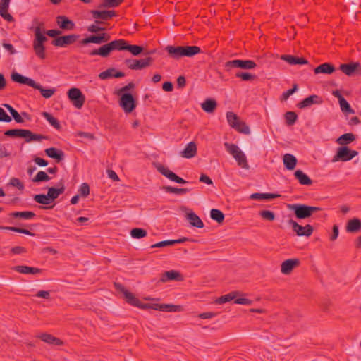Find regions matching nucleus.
I'll use <instances>...</instances> for the list:
<instances>
[{
	"mask_svg": "<svg viewBox=\"0 0 361 361\" xmlns=\"http://www.w3.org/2000/svg\"><path fill=\"white\" fill-rule=\"evenodd\" d=\"M33 26L30 30L34 31L35 39L33 41V49L35 54L41 59L46 58L44 42L47 41L44 33V23L39 20L38 18H35L32 20Z\"/></svg>",
	"mask_w": 361,
	"mask_h": 361,
	"instance_id": "nucleus-1",
	"label": "nucleus"
},
{
	"mask_svg": "<svg viewBox=\"0 0 361 361\" xmlns=\"http://www.w3.org/2000/svg\"><path fill=\"white\" fill-rule=\"evenodd\" d=\"M165 51L170 58L179 60L183 57H192L201 52V49L197 46H173L167 45Z\"/></svg>",
	"mask_w": 361,
	"mask_h": 361,
	"instance_id": "nucleus-2",
	"label": "nucleus"
},
{
	"mask_svg": "<svg viewBox=\"0 0 361 361\" xmlns=\"http://www.w3.org/2000/svg\"><path fill=\"white\" fill-rule=\"evenodd\" d=\"M287 207L294 212L297 219H304L309 218L313 213L321 211L322 209L318 207L309 206L303 204H288Z\"/></svg>",
	"mask_w": 361,
	"mask_h": 361,
	"instance_id": "nucleus-3",
	"label": "nucleus"
},
{
	"mask_svg": "<svg viewBox=\"0 0 361 361\" xmlns=\"http://www.w3.org/2000/svg\"><path fill=\"white\" fill-rule=\"evenodd\" d=\"M224 147L226 151L234 157L240 166L245 169L250 168L245 154L237 145L225 142Z\"/></svg>",
	"mask_w": 361,
	"mask_h": 361,
	"instance_id": "nucleus-4",
	"label": "nucleus"
},
{
	"mask_svg": "<svg viewBox=\"0 0 361 361\" xmlns=\"http://www.w3.org/2000/svg\"><path fill=\"white\" fill-rule=\"evenodd\" d=\"M154 62V59L148 56L145 59H126L124 63L131 70H141L150 66Z\"/></svg>",
	"mask_w": 361,
	"mask_h": 361,
	"instance_id": "nucleus-5",
	"label": "nucleus"
},
{
	"mask_svg": "<svg viewBox=\"0 0 361 361\" xmlns=\"http://www.w3.org/2000/svg\"><path fill=\"white\" fill-rule=\"evenodd\" d=\"M358 152L355 150L349 149L347 146H341L338 148L336 154L332 159L333 162L336 161H348L356 157Z\"/></svg>",
	"mask_w": 361,
	"mask_h": 361,
	"instance_id": "nucleus-6",
	"label": "nucleus"
},
{
	"mask_svg": "<svg viewBox=\"0 0 361 361\" xmlns=\"http://www.w3.org/2000/svg\"><path fill=\"white\" fill-rule=\"evenodd\" d=\"M257 66L256 63L252 60H240L235 59L228 61L225 63L224 67L226 71H230L231 68H239L241 69H253Z\"/></svg>",
	"mask_w": 361,
	"mask_h": 361,
	"instance_id": "nucleus-7",
	"label": "nucleus"
},
{
	"mask_svg": "<svg viewBox=\"0 0 361 361\" xmlns=\"http://www.w3.org/2000/svg\"><path fill=\"white\" fill-rule=\"evenodd\" d=\"M67 96L77 109H80L82 108L85 103V97L80 89L76 87L71 88L67 92Z\"/></svg>",
	"mask_w": 361,
	"mask_h": 361,
	"instance_id": "nucleus-8",
	"label": "nucleus"
},
{
	"mask_svg": "<svg viewBox=\"0 0 361 361\" xmlns=\"http://www.w3.org/2000/svg\"><path fill=\"white\" fill-rule=\"evenodd\" d=\"M119 105L126 113H131L136 108V101L130 93L119 95Z\"/></svg>",
	"mask_w": 361,
	"mask_h": 361,
	"instance_id": "nucleus-9",
	"label": "nucleus"
},
{
	"mask_svg": "<svg viewBox=\"0 0 361 361\" xmlns=\"http://www.w3.org/2000/svg\"><path fill=\"white\" fill-rule=\"evenodd\" d=\"M79 37L80 35L76 34L59 36L51 41V44L54 47H66L70 44H74Z\"/></svg>",
	"mask_w": 361,
	"mask_h": 361,
	"instance_id": "nucleus-10",
	"label": "nucleus"
},
{
	"mask_svg": "<svg viewBox=\"0 0 361 361\" xmlns=\"http://www.w3.org/2000/svg\"><path fill=\"white\" fill-rule=\"evenodd\" d=\"M288 224L292 226L293 231L296 233L298 236H310L314 231L312 226L307 224L302 226L293 219L288 221Z\"/></svg>",
	"mask_w": 361,
	"mask_h": 361,
	"instance_id": "nucleus-11",
	"label": "nucleus"
},
{
	"mask_svg": "<svg viewBox=\"0 0 361 361\" xmlns=\"http://www.w3.org/2000/svg\"><path fill=\"white\" fill-rule=\"evenodd\" d=\"M339 70H341L347 76L353 77L355 75L360 74L361 66L359 62L341 63L339 66Z\"/></svg>",
	"mask_w": 361,
	"mask_h": 361,
	"instance_id": "nucleus-12",
	"label": "nucleus"
},
{
	"mask_svg": "<svg viewBox=\"0 0 361 361\" xmlns=\"http://www.w3.org/2000/svg\"><path fill=\"white\" fill-rule=\"evenodd\" d=\"M157 170L163 176L171 180V181L176 182L180 184H185L188 182L183 178L177 176L175 173L165 167L162 164H157L156 166Z\"/></svg>",
	"mask_w": 361,
	"mask_h": 361,
	"instance_id": "nucleus-13",
	"label": "nucleus"
},
{
	"mask_svg": "<svg viewBox=\"0 0 361 361\" xmlns=\"http://www.w3.org/2000/svg\"><path fill=\"white\" fill-rule=\"evenodd\" d=\"M110 35L107 33H102L97 35H90L85 39H83L80 44L82 45H86L89 43H94L97 44H101L102 43H106L109 41Z\"/></svg>",
	"mask_w": 361,
	"mask_h": 361,
	"instance_id": "nucleus-14",
	"label": "nucleus"
},
{
	"mask_svg": "<svg viewBox=\"0 0 361 361\" xmlns=\"http://www.w3.org/2000/svg\"><path fill=\"white\" fill-rule=\"evenodd\" d=\"M127 46V41L123 39H115L109 43L105 44L108 56L110 55L112 51H126Z\"/></svg>",
	"mask_w": 361,
	"mask_h": 361,
	"instance_id": "nucleus-15",
	"label": "nucleus"
},
{
	"mask_svg": "<svg viewBox=\"0 0 361 361\" xmlns=\"http://www.w3.org/2000/svg\"><path fill=\"white\" fill-rule=\"evenodd\" d=\"M322 102L323 99L321 97L312 94L298 103L297 106L300 109H305L311 106L312 104H321Z\"/></svg>",
	"mask_w": 361,
	"mask_h": 361,
	"instance_id": "nucleus-16",
	"label": "nucleus"
},
{
	"mask_svg": "<svg viewBox=\"0 0 361 361\" xmlns=\"http://www.w3.org/2000/svg\"><path fill=\"white\" fill-rule=\"evenodd\" d=\"M20 138L25 139L26 142L32 141H41L42 140H48L49 137L41 134H35L30 130L22 129Z\"/></svg>",
	"mask_w": 361,
	"mask_h": 361,
	"instance_id": "nucleus-17",
	"label": "nucleus"
},
{
	"mask_svg": "<svg viewBox=\"0 0 361 361\" xmlns=\"http://www.w3.org/2000/svg\"><path fill=\"white\" fill-rule=\"evenodd\" d=\"M183 280V276L179 271L171 270L164 271L159 279L161 283H166L169 281H180Z\"/></svg>",
	"mask_w": 361,
	"mask_h": 361,
	"instance_id": "nucleus-18",
	"label": "nucleus"
},
{
	"mask_svg": "<svg viewBox=\"0 0 361 361\" xmlns=\"http://www.w3.org/2000/svg\"><path fill=\"white\" fill-rule=\"evenodd\" d=\"M56 23L61 29L64 30H73L75 27L74 22L66 16H58Z\"/></svg>",
	"mask_w": 361,
	"mask_h": 361,
	"instance_id": "nucleus-19",
	"label": "nucleus"
},
{
	"mask_svg": "<svg viewBox=\"0 0 361 361\" xmlns=\"http://www.w3.org/2000/svg\"><path fill=\"white\" fill-rule=\"evenodd\" d=\"M124 76L123 72L117 71L115 68H109L99 74V78L101 80H107L111 78H120Z\"/></svg>",
	"mask_w": 361,
	"mask_h": 361,
	"instance_id": "nucleus-20",
	"label": "nucleus"
},
{
	"mask_svg": "<svg viewBox=\"0 0 361 361\" xmlns=\"http://www.w3.org/2000/svg\"><path fill=\"white\" fill-rule=\"evenodd\" d=\"M300 262L298 259H286L281 264V271L284 274H289L295 267L300 265Z\"/></svg>",
	"mask_w": 361,
	"mask_h": 361,
	"instance_id": "nucleus-21",
	"label": "nucleus"
},
{
	"mask_svg": "<svg viewBox=\"0 0 361 361\" xmlns=\"http://www.w3.org/2000/svg\"><path fill=\"white\" fill-rule=\"evenodd\" d=\"M90 13L94 19H101L103 20H108L117 15L115 11L92 10Z\"/></svg>",
	"mask_w": 361,
	"mask_h": 361,
	"instance_id": "nucleus-22",
	"label": "nucleus"
},
{
	"mask_svg": "<svg viewBox=\"0 0 361 361\" xmlns=\"http://www.w3.org/2000/svg\"><path fill=\"white\" fill-rule=\"evenodd\" d=\"M11 80L17 83L21 84V85H27L30 87H35V80L32 79L27 78L26 76H24L17 72H13L11 75Z\"/></svg>",
	"mask_w": 361,
	"mask_h": 361,
	"instance_id": "nucleus-23",
	"label": "nucleus"
},
{
	"mask_svg": "<svg viewBox=\"0 0 361 361\" xmlns=\"http://www.w3.org/2000/svg\"><path fill=\"white\" fill-rule=\"evenodd\" d=\"M58 186L59 187V188H56L54 187H51V188H48L47 195L49 196V198L51 202H54L56 198H58V197L60 195L63 194L65 191L66 188H65L64 183L62 180L59 182Z\"/></svg>",
	"mask_w": 361,
	"mask_h": 361,
	"instance_id": "nucleus-24",
	"label": "nucleus"
},
{
	"mask_svg": "<svg viewBox=\"0 0 361 361\" xmlns=\"http://www.w3.org/2000/svg\"><path fill=\"white\" fill-rule=\"evenodd\" d=\"M47 156L56 160L57 163L63 160L65 157L64 152L56 147H49L44 150Z\"/></svg>",
	"mask_w": 361,
	"mask_h": 361,
	"instance_id": "nucleus-25",
	"label": "nucleus"
},
{
	"mask_svg": "<svg viewBox=\"0 0 361 361\" xmlns=\"http://www.w3.org/2000/svg\"><path fill=\"white\" fill-rule=\"evenodd\" d=\"M13 270L24 274H38L42 273V270L37 267H31L25 265H18L12 268Z\"/></svg>",
	"mask_w": 361,
	"mask_h": 361,
	"instance_id": "nucleus-26",
	"label": "nucleus"
},
{
	"mask_svg": "<svg viewBox=\"0 0 361 361\" xmlns=\"http://www.w3.org/2000/svg\"><path fill=\"white\" fill-rule=\"evenodd\" d=\"M10 1L11 0L0 1V15L7 21L12 22L14 20L13 17L8 12Z\"/></svg>",
	"mask_w": 361,
	"mask_h": 361,
	"instance_id": "nucleus-27",
	"label": "nucleus"
},
{
	"mask_svg": "<svg viewBox=\"0 0 361 361\" xmlns=\"http://www.w3.org/2000/svg\"><path fill=\"white\" fill-rule=\"evenodd\" d=\"M36 337L49 344H53L55 345H62L63 344V342L61 339L49 334L43 333L37 335Z\"/></svg>",
	"mask_w": 361,
	"mask_h": 361,
	"instance_id": "nucleus-28",
	"label": "nucleus"
},
{
	"mask_svg": "<svg viewBox=\"0 0 361 361\" xmlns=\"http://www.w3.org/2000/svg\"><path fill=\"white\" fill-rule=\"evenodd\" d=\"M281 59L290 65H304L308 63V61L306 59L303 57H297L293 55H282Z\"/></svg>",
	"mask_w": 361,
	"mask_h": 361,
	"instance_id": "nucleus-29",
	"label": "nucleus"
},
{
	"mask_svg": "<svg viewBox=\"0 0 361 361\" xmlns=\"http://www.w3.org/2000/svg\"><path fill=\"white\" fill-rule=\"evenodd\" d=\"M197 154V145L194 142H189L185 149L180 152L182 157L190 159Z\"/></svg>",
	"mask_w": 361,
	"mask_h": 361,
	"instance_id": "nucleus-30",
	"label": "nucleus"
},
{
	"mask_svg": "<svg viewBox=\"0 0 361 361\" xmlns=\"http://www.w3.org/2000/svg\"><path fill=\"white\" fill-rule=\"evenodd\" d=\"M336 71L335 66L331 63H324L314 69V74H332Z\"/></svg>",
	"mask_w": 361,
	"mask_h": 361,
	"instance_id": "nucleus-31",
	"label": "nucleus"
},
{
	"mask_svg": "<svg viewBox=\"0 0 361 361\" xmlns=\"http://www.w3.org/2000/svg\"><path fill=\"white\" fill-rule=\"evenodd\" d=\"M186 218L189 221L190 224L198 228L204 227V223L201 219L193 212H190L186 214Z\"/></svg>",
	"mask_w": 361,
	"mask_h": 361,
	"instance_id": "nucleus-32",
	"label": "nucleus"
},
{
	"mask_svg": "<svg viewBox=\"0 0 361 361\" xmlns=\"http://www.w3.org/2000/svg\"><path fill=\"white\" fill-rule=\"evenodd\" d=\"M294 176L301 185H311L313 183L312 180L301 170L295 171Z\"/></svg>",
	"mask_w": 361,
	"mask_h": 361,
	"instance_id": "nucleus-33",
	"label": "nucleus"
},
{
	"mask_svg": "<svg viewBox=\"0 0 361 361\" xmlns=\"http://www.w3.org/2000/svg\"><path fill=\"white\" fill-rule=\"evenodd\" d=\"M361 229V221L357 218H354L348 221L346 231L348 233H356Z\"/></svg>",
	"mask_w": 361,
	"mask_h": 361,
	"instance_id": "nucleus-34",
	"label": "nucleus"
},
{
	"mask_svg": "<svg viewBox=\"0 0 361 361\" xmlns=\"http://www.w3.org/2000/svg\"><path fill=\"white\" fill-rule=\"evenodd\" d=\"M283 164L286 169L289 171L293 170L297 164V159L293 154H286L283 158Z\"/></svg>",
	"mask_w": 361,
	"mask_h": 361,
	"instance_id": "nucleus-35",
	"label": "nucleus"
},
{
	"mask_svg": "<svg viewBox=\"0 0 361 361\" xmlns=\"http://www.w3.org/2000/svg\"><path fill=\"white\" fill-rule=\"evenodd\" d=\"M154 310L162 311V312H175L180 310V307L175 305H168V304H154Z\"/></svg>",
	"mask_w": 361,
	"mask_h": 361,
	"instance_id": "nucleus-36",
	"label": "nucleus"
},
{
	"mask_svg": "<svg viewBox=\"0 0 361 361\" xmlns=\"http://www.w3.org/2000/svg\"><path fill=\"white\" fill-rule=\"evenodd\" d=\"M10 216L16 219L29 220L33 219L36 215L31 211L14 212L9 214Z\"/></svg>",
	"mask_w": 361,
	"mask_h": 361,
	"instance_id": "nucleus-37",
	"label": "nucleus"
},
{
	"mask_svg": "<svg viewBox=\"0 0 361 361\" xmlns=\"http://www.w3.org/2000/svg\"><path fill=\"white\" fill-rule=\"evenodd\" d=\"M202 109L207 113H213L217 106V103L214 99H207L201 104Z\"/></svg>",
	"mask_w": 361,
	"mask_h": 361,
	"instance_id": "nucleus-38",
	"label": "nucleus"
},
{
	"mask_svg": "<svg viewBox=\"0 0 361 361\" xmlns=\"http://www.w3.org/2000/svg\"><path fill=\"white\" fill-rule=\"evenodd\" d=\"M240 295V292L238 291H232L226 295H222L219 298H218L215 300V303L216 304H224L227 302H230L232 300L235 299L238 295Z\"/></svg>",
	"mask_w": 361,
	"mask_h": 361,
	"instance_id": "nucleus-39",
	"label": "nucleus"
},
{
	"mask_svg": "<svg viewBox=\"0 0 361 361\" xmlns=\"http://www.w3.org/2000/svg\"><path fill=\"white\" fill-rule=\"evenodd\" d=\"M355 140V135L351 133H345L341 135L337 140L336 142L342 146L350 144Z\"/></svg>",
	"mask_w": 361,
	"mask_h": 361,
	"instance_id": "nucleus-40",
	"label": "nucleus"
},
{
	"mask_svg": "<svg viewBox=\"0 0 361 361\" xmlns=\"http://www.w3.org/2000/svg\"><path fill=\"white\" fill-rule=\"evenodd\" d=\"M281 195L275 193H258L255 192L250 195L252 200H272L280 197Z\"/></svg>",
	"mask_w": 361,
	"mask_h": 361,
	"instance_id": "nucleus-41",
	"label": "nucleus"
},
{
	"mask_svg": "<svg viewBox=\"0 0 361 361\" xmlns=\"http://www.w3.org/2000/svg\"><path fill=\"white\" fill-rule=\"evenodd\" d=\"M42 115L55 129L60 130L61 128L59 121L51 114L44 111L42 113Z\"/></svg>",
	"mask_w": 361,
	"mask_h": 361,
	"instance_id": "nucleus-42",
	"label": "nucleus"
},
{
	"mask_svg": "<svg viewBox=\"0 0 361 361\" xmlns=\"http://www.w3.org/2000/svg\"><path fill=\"white\" fill-rule=\"evenodd\" d=\"M34 89L39 90L42 96L46 99L50 98L56 92L54 88L52 89H45L41 85L35 82V87H32Z\"/></svg>",
	"mask_w": 361,
	"mask_h": 361,
	"instance_id": "nucleus-43",
	"label": "nucleus"
},
{
	"mask_svg": "<svg viewBox=\"0 0 361 361\" xmlns=\"http://www.w3.org/2000/svg\"><path fill=\"white\" fill-rule=\"evenodd\" d=\"M162 190H164L166 192L177 194V195H183L185 194L187 192H189L190 191V189L189 188H178L172 186H163L161 188Z\"/></svg>",
	"mask_w": 361,
	"mask_h": 361,
	"instance_id": "nucleus-44",
	"label": "nucleus"
},
{
	"mask_svg": "<svg viewBox=\"0 0 361 361\" xmlns=\"http://www.w3.org/2000/svg\"><path fill=\"white\" fill-rule=\"evenodd\" d=\"M210 216L212 219L216 221L219 224H222L224 220V213L217 209H212L210 211Z\"/></svg>",
	"mask_w": 361,
	"mask_h": 361,
	"instance_id": "nucleus-45",
	"label": "nucleus"
},
{
	"mask_svg": "<svg viewBox=\"0 0 361 361\" xmlns=\"http://www.w3.org/2000/svg\"><path fill=\"white\" fill-rule=\"evenodd\" d=\"M0 230L11 231L17 232V233H22V234H25V235H30V236L35 235V233H32L31 231H30L25 228H18V227H16V226H0Z\"/></svg>",
	"mask_w": 361,
	"mask_h": 361,
	"instance_id": "nucleus-46",
	"label": "nucleus"
},
{
	"mask_svg": "<svg viewBox=\"0 0 361 361\" xmlns=\"http://www.w3.org/2000/svg\"><path fill=\"white\" fill-rule=\"evenodd\" d=\"M132 54L133 56H139L144 51V47L140 45L135 44H129L127 42L126 50Z\"/></svg>",
	"mask_w": 361,
	"mask_h": 361,
	"instance_id": "nucleus-47",
	"label": "nucleus"
},
{
	"mask_svg": "<svg viewBox=\"0 0 361 361\" xmlns=\"http://www.w3.org/2000/svg\"><path fill=\"white\" fill-rule=\"evenodd\" d=\"M123 1L121 0H103L98 7L101 8H115L118 6Z\"/></svg>",
	"mask_w": 361,
	"mask_h": 361,
	"instance_id": "nucleus-48",
	"label": "nucleus"
},
{
	"mask_svg": "<svg viewBox=\"0 0 361 361\" xmlns=\"http://www.w3.org/2000/svg\"><path fill=\"white\" fill-rule=\"evenodd\" d=\"M226 118L228 124L231 128H235L236 123L240 121V118L238 115L232 111L226 113Z\"/></svg>",
	"mask_w": 361,
	"mask_h": 361,
	"instance_id": "nucleus-49",
	"label": "nucleus"
},
{
	"mask_svg": "<svg viewBox=\"0 0 361 361\" xmlns=\"http://www.w3.org/2000/svg\"><path fill=\"white\" fill-rule=\"evenodd\" d=\"M147 231L144 228H135L130 231V235L133 238L140 239L147 236Z\"/></svg>",
	"mask_w": 361,
	"mask_h": 361,
	"instance_id": "nucleus-50",
	"label": "nucleus"
},
{
	"mask_svg": "<svg viewBox=\"0 0 361 361\" xmlns=\"http://www.w3.org/2000/svg\"><path fill=\"white\" fill-rule=\"evenodd\" d=\"M284 118L286 120V123L287 126H293L298 119V115L294 111H287L285 115Z\"/></svg>",
	"mask_w": 361,
	"mask_h": 361,
	"instance_id": "nucleus-51",
	"label": "nucleus"
},
{
	"mask_svg": "<svg viewBox=\"0 0 361 361\" xmlns=\"http://www.w3.org/2000/svg\"><path fill=\"white\" fill-rule=\"evenodd\" d=\"M238 132L245 134L249 135L250 133V130L249 126L243 121H239L236 123L235 128H233Z\"/></svg>",
	"mask_w": 361,
	"mask_h": 361,
	"instance_id": "nucleus-52",
	"label": "nucleus"
},
{
	"mask_svg": "<svg viewBox=\"0 0 361 361\" xmlns=\"http://www.w3.org/2000/svg\"><path fill=\"white\" fill-rule=\"evenodd\" d=\"M88 54L90 56H95V55H99L102 57H104V58H106V57H108V54H107V51H106V47H105V44L102 45V47H100L98 49H93L92 51H90Z\"/></svg>",
	"mask_w": 361,
	"mask_h": 361,
	"instance_id": "nucleus-53",
	"label": "nucleus"
},
{
	"mask_svg": "<svg viewBox=\"0 0 361 361\" xmlns=\"http://www.w3.org/2000/svg\"><path fill=\"white\" fill-rule=\"evenodd\" d=\"M33 199L36 202L42 204H49L51 203L47 194L35 195Z\"/></svg>",
	"mask_w": 361,
	"mask_h": 361,
	"instance_id": "nucleus-54",
	"label": "nucleus"
},
{
	"mask_svg": "<svg viewBox=\"0 0 361 361\" xmlns=\"http://www.w3.org/2000/svg\"><path fill=\"white\" fill-rule=\"evenodd\" d=\"M123 295L128 303L135 307H136V305H138L137 302H139V300L137 298H135V296L133 293H131L128 290H125Z\"/></svg>",
	"mask_w": 361,
	"mask_h": 361,
	"instance_id": "nucleus-55",
	"label": "nucleus"
},
{
	"mask_svg": "<svg viewBox=\"0 0 361 361\" xmlns=\"http://www.w3.org/2000/svg\"><path fill=\"white\" fill-rule=\"evenodd\" d=\"M339 104L341 111L343 113H348V114H354L355 111L351 108L350 105L348 102V101L343 98V99H340Z\"/></svg>",
	"mask_w": 361,
	"mask_h": 361,
	"instance_id": "nucleus-56",
	"label": "nucleus"
},
{
	"mask_svg": "<svg viewBox=\"0 0 361 361\" xmlns=\"http://www.w3.org/2000/svg\"><path fill=\"white\" fill-rule=\"evenodd\" d=\"M235 77L240 78L243 81H251L256 78V75L247 72H238Z\"/></svg>",
	"mask_w": 361,
	"mask_h": 361,
	"instance_id": "nucleus-57",
	"label": "nucleus"
},
{
	"mask_svg": "<svg viewBox=\"0 0 361 361\" xmlns=\"http://www.w3.org/2000/svg\"><path fill=\"white\" fill-rule=\"evenodd\" d=\"M51 178L44 171H39L32 179L33 182L39 183L43 181H48Z\"/></svg>",
	"mask_w": 361,
	"mask_h": 361,
	"instance_id": "nucleus-58",
	"label": "nucleus"
},
{
	"mask_svg": "<svg viewBox=\"0 0 361 361\" xmlns=\"http://www.w3.org/2000/svg\"><path fill=\"white\" fill-rule=\"evenodd\" d=\"M259 214L263 219L269 221H273L276 218L275 214L270 210H262Z\"/></svg>",
	"mask_w": 361,
	"mask_h": 361,
	"instance_id": "nucleus-59",
	"label": "nucleus"
},
{
	"mask_svg": "<svg viewBox=\"0 0 361 361\" xmlns=\"http://www.w3.org/2000/svg\"><path fill=\"white\" fill-rule=\"evenodd\" d=\"M298 89V86L297 84H293V87L289 89L288 90H287L286 92H284L281 97V101H286L288 99V97L292 95L293 94H294Z\"/></svg>",
	"mask_w": 361,
	"mask_h": 361,
	"instance_id": "nucleus-60",
	"label": "nucleus"
},
{
	"mask_svg": "<svg viewBox=\"0 0 361 361\" xmlns=\"http://www.w3.org/2000/svg\"><path fill=\"white\" fill-rule=\"evenodd\" d=\"M22 129H10L4 132V135L7 137H20L21 135Z\"/></svg>",
	"mask_w": 361,
	"mask_h": 361,
	"instance_id": "nucleus-61",
	"label": "nucleus"
},
{
	"mask_svg": "<svg viewBox=\"0 0 361 361\" xmlns=\"http://www.w3.org/2000/svg\"><path fill=\"white\" fill-rule=\"evenodd\" d=\"M79 192L80 195L83 197H86L90 194V186L87 183H83L81 184L80 188L79 189Z\"/></svg>",
	"mask_w": 361,
	"mask_h": 361,
	"instance_id": "nucleus-62",
	"label": "nucleus"
},
{
	"mask_svg": "<svg viewBox=\"0 0 361 361\" xmlns=\"http://www.w3.org/2000/svg\"><path fill=\"white\" fill-rule=\"evenodd\" d=\"M9 184L13 187H16L20 190H24L23 183L17 178H11Z\"/></svg>",
	"mask_w": 361,
	"mask_h": 361,
	"instance_id": "nucleus-63",
	"label": "nucleus"
},
{
	"mask_svg": "<svg viewBox=\"0 0 361 361\" xmlns=\"http://www.w3.org/2000/svg\"><path fill=\"white\" fill-rule=\"evenodd\" d=\"M135 87V84L133 82H129L127 85L121 87L119 89L116 94L117 95H121L125 93H128V91H129L131 89H133Z\"/></svg>",
	"mask_w": 361,
	"mask_h": 361,
	"instance_id": "nucleus-64",
	"label": "nucleus"
}]
</instances>
